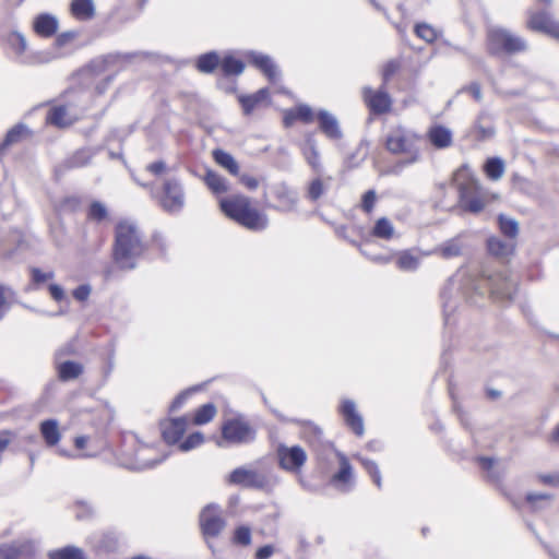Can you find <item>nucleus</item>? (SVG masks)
I'll use <instances>...</instances> for the list:
<instances>
[{
	"mask_svg": "<svg viewBox=\"0 0 559 559\" xmlns=\"http://www.w3.org/2000/svg\"><path fill=\"white\" fill-rule=\"evenodd\" d=\"M477 462L479 463L480 467L489 473L488 477L498 480L499 476L495 474L492 471L495 460L492 457L487 456H479L477 457Z\"/></svg>",
	"mask_w": 559,
	"mask_h": 559,
	"instance_id": "60",
	"label": "nucleus"
},
{
	"mask_svg": "<svg viewBox=\"0 0 559 559\" xmlns=\"http://www.w3.org/2000/svg\"><path fill=\"white\" fill-rule=\"evenodd\" d=\"M414 32L419 38L429 44L433 43L439 36V32L432 25L425 22L417 23Z\"/></svg>",
	"mask_w": 559,
	"mask_h": 559,
	"instance_id": "48",
	"label": "nucleus"
},
{
	"mask_svg": "<svg viewBox=\"0 0 559 559\" xmlns=\"http://www.w3.org/2000/svg\"><path fill=\"white\" fill-rule=\"evenodd\" d=\"M484 169L488 178L498 180L503 175L504 163L499 157H490L486 160Z\"/></svg>",
	"mask_w": 559,
	"mask_h": 559,
	"instance_id": "44",
	"label": "nucleus"
},
{
	"mask_svg": "<svg viewBox=\"0 0 559 559\" xmlns=\"http://www.w3.org/2000/svg\"><path fill=\"white\" fill-rule=\"evenodd\" d=\"M239 181L250 191H254L259 187V180L248 174L239 175Z\"/></svg>",
	"mask_w": 559,
	"mask_h": 559,
	"instance_id": "63",
	"label": "nucleus"
},
{
	"mask_svg": "<svg viewBox=\"0 0 559 559\" xmlns=\"http://www.w3.org/2000/svg\"><path fill=\"white\" fill-rule=\"evenodd\" d=\"M336 455L340 460V469L332 476L331 483L337 488L348 490L352 488L349 484L353 478L352 465L349 464L348 459L343 453L336 452Z\"/></svg>",
	"mask_w": 559,
	"mask_h": 559,
	"instance_id": "20",
	"label": "nucleus"
},
{
	"mask_svg": "<svg viewBox=\"0 0 559 559\" xmlns=\"http://www.w3.org/2000/svg\"><path fill=\"white\" fill-rule=\"evenodd\" d=\"M194 391H195L194 389H189V390H186V391H182L181 393H179L175 397V400L171 402V404L169 406V411L170 412L178 411L186 403V401L190 396V394Z\"/></svg>",
	"mask_w": 559,
	"mask_h": 559,
	"instance_id": "61",
	"label": "nucleus"
},
{
	"mask_svg": "<svg viewBox=\"0 0 559 559\" xmlns=\"http://www.w3.org/2000/svg\"><path fill=\"white\" fill-rule=\"evenodd\" d=\"M396 265L402 271H416L419 266L418 257L412 254L408 250L400 252L396 259Z\"/></svg>",
	"mask_w": 559,
	"mask_h": 559,
	"instance_id": "43",
	"label": "nucleus"
},
{
	"mask_svg": "<svg viewBox=\"0 0 559 559\" xmlns=\"http://www.w3.org/2000/svg\"><path fill=\"white\" fill-rule=\"evenodd\" d=\"M92 293V287L88 284L79 285L72 290V296L78 301H86Z\"/></svg>",
	"mask_w": 559,
	"mask_h": 559,
	"instance_id": "57",
	"label": "nucleus"
},
{
	"mask_svg": "<svg viewBox=\"0 0 559 559\" xmlns=\"http://www.w3.org/2000/svg\"><path fill=\"white\" fill-rule=\"evenodd\" d=\"M221 68L225 75H239L245 70V63L240 59L228 55L221 61Z\"/></svg>",
	"mask_w": 559,
	"mask_h": 559,
	"instance_id": "41",
	"label": "nucleus"
},
{
	"mask_svg": "<svg viewBox=\"0 0 559 559\" xmlns=\"http://www.w3.org/2000/svg\"><path fill=\"white\" fill-rule=\"evenodd\" d=\"M301 425L305 440L316 450L320 448H333L330 442H323V431L319 426L308 420L301 421Z\"/></svg>",
	"mask_w": 559,
	"mask_h": 559,
	"instance_id": "22",
	"label": "nucleus"
},
{
	"mask_svg": "<svg viewBox=\"0 0 559 559\" xmlns=\"http://www.w3.org/2000/svg\"><path fill=\"white\" fill-rule=\"evenodd\" d=\"M67 115V108L64 106H55L47 115V122L56 127H64L67 122L64 117Z\"/></svg>",
	"mask_w": 559,
	"mask_h": 559,
	"instance_id": "50",
	"label": "nucleus"
},
{
	"mask_svg": "<svg viewBox=\"0 0 559 559\" xmlns=\"http://www.w3.org/2000/svg\"><path fill=\"white\" fill-rule=\"evenodd\" d=\"M87 219L102 223L108 217V210L100 201H92L86 211Z\"/></svg>",
	"mask_w": 559,
	"mask_h": 559,
	"instance_id": "42",
	"label": "nucleus"
},
{
	"mask_svg": "<svg viewBox=\"0 0 559 559\" xmlns=\"http://www.w3.org/2000/svg\"><path fill=\"white\" fill-rule=\"evenodd\" d=\"M280 477L272 471L262 472L247 467H237L228 475L227 481L230 485L258 490H272L280 484Z\"/></svg>",
	"mask_w": 559,
	"mask_h": 559,
	"instance_id": "6",
	"label": "nucleus"
},
{
	"mask_svg": "<svg viewBox=\"0 0 559 559\" xmlns=\"http://www.w3.org/2000/svg\"><path fill=\"white\" fill-rule=\"evenodd\" d=\"M294 110H295L297 120H300L305 123H310L313 121V111L310 108V106H308L306 104H301V105L296 106V108Z\"/></svg>",
	"mask_w": 559,
	"mask_h": 559,
	"instance_id": "55",
	"label": "nucleus"
},
{
	"mask_svg": "<svg viewBox=\"0 0 559 559\" xmlns=\"http://www.w3.org/2000/svg\"><path fill=\"white\" fill-rule=\"evenodd\" d=\"M212 156L215 163L226 169L230 175H239V165L230 153L222 148H216L212 152Z\"/></svg>",
	"mask_w": 559,
	"mask_h": 559,
	"instance_id": "30",
	"label": "nucleus"
},
{
	"mask_svg": "<svg viewBox=\"0 0 559 559\" xmlns=\"http://www.w3.org/2000/svg\"><path fill=\"white\" fill-rule=\"evenodd\" d=\"M270 92L266 87L260 88L251 95H240L238 100L245 115H250L262 103L267 102Z\"/></svg>",
	"mask_w": 559,
	"mask_h": 559,
	"instance_id": "25",
	"label": "nucleus"
},
{
	"mask_svg": "<svg viewBox=\"0 0 559 559\" xmlns=\"http://www.w3.org/2000/svg\"><path fill=\"white\" fill-rule=\"evenodd\" d=\"M222 437L217 444L222 448L228 445L248 444L255 440V429L241 417L225 420L221 428Z\"/></svg>",
	"mask_w": 559,
	"mask_h": 559,
	"instance_id": "7",
	"label": "nucleus"
},
{
	"mask_svg": "<svg viewBox=\"0 0 559 559\" xmlns=\"http://www.w3.org/2000/svg\"><path fill=\"white\" fill-rule=\"evenodd\" d=\"M204 182L207 186V188L215 194H221L229 191L228 181L214 170H206L204 176Z\"/></svg>",
	"mask_w": 559,
	"mask_h": 559,
	"instance_id": "32",
	"label": "nucleus"
},
{
	"mask_svg": "<svg viewBox=\"0 0 559 559\" xmlns=\"http://www.w3.org/2000/svg\"><path fill=\"white\" fill-rule=\"evenodd\" d=\"M200 524L205 536L216 537L225 527V521L217 510L212 507H205L200 514Z\"/></svg>",
	"mask_w": 559,
	"mask_h": 559,
	"instance_id": "15",
	"label": "nucleus"
},
{
	"mask_svg": "<svg viewBox=\"0 0 559 559\" xmlns=\"http://www.w3.org/2000/svg\"><path fill=\"white\" fill-rule=\"evenodd\" d=\"M328 187L321 178L312 179L306 190V198L311 202H317L326 191Z\"/></svg>",
	"mask_w": 559,
	"mask_h": 559,
	"instance_id": "46",
	"label": "nucleus"
},
{
	"mask_svg": "<svg viewBox=\"0 0 559 559\" xmlns=\"http://www.w3.org/2000/svg\"><path fill=\"white\" fill-rule=\"evenodd\" d=\"M138 53H129V55H121V53H116V55H108L106 56L104 59L97 61H93L91 63V68L94 69V68H97L99 71L105 68V64L112 61L115 58H120V57H123L126 59H130V58H133L135 57Z\"/></svg>",
	"mask_w": 559,
	"mask_h": 559,
	"instance_id": "58",
	"label": "nucleus"
},
{
	"mask_svg": "<svg viewBox=\"0 0 559 559\" xmlns=\"http://www.w3.org/2000/svg\"><path fill=\"white\" fill-rule=\"evenodd\" d=\"M219 207L228 218L250 230L260 231L269 226L267 215L252 207L247 195L233 194L221 199Z\"/></svg>",
	"mask_w": 559,
	"mask_h": 559,
	"instance_id": "3",
	"label": "nucleus"
},
{
	"mask_svg": "<svg viewBox=\"0 0 559 559\" xmlns=\"http://www.w3.org/2000/svg\"><path fill=\"white\" fill-rule=\"evenodd\" d=\"M145 251L141 231L138 226L129 222H120L115 228V243L112 257L122 270H133L135 260Z\"/></svg>",
	"mask_w": 559,
	"mask_h": 559,
	"instance_id": "2",
	"label": "nucleus"
},
{
	"mask_svg": "<svg viewBox=\"0 0 559 559\" xmlns=\"http://www.w3.org/2000/svg\"><path fill=\"white\" fill-rule=\"evenodd\" d=\"M371 235L376 238L390 240L394 236L393 224L389 218L381 217L374 223Z\"/></svg>",
	"mask_w": 559,
	"mask_h": 559,
	"instance_id": "38",
	"label": "nucleus"
},
{
	"mask_svg": "<svg viewBox=\"0 0 559 559\" xmlns=\"http://www.w3.org/2000/svg\"><path fill=\"white\" fill-rule=\"evenodd\" d=\"M427 138L431 145L438 150L447 148L452 144V131L441 124L430 127Z\"/></svg>",
	"mask_w": 559,
	"mask_h": 559,
	"instance_id": "23",
	"label": "nucleus"
},
{
	"mask_svg": "<svg viewBox=\"0 0 559 559\" xmlns=\"http://www.w3.org/2000/svg\"><path fill=\"white\" fill-rule=\"evenodd\" d=\"M474 129L477 132V139L480 141L492 138L496 131L491 115L487 111H480L475 120Z\"/></svg>",
	"mask_w": 559,
	"mask_h": 559,
	"instance_id": "26",
	"label": "nucleus"
},
{
	"mask_svg": "<svg viewBox=\"0 0 559 559\" xmlns=\"http://www.w3.org/2000/svg\"><path fill=\"white\" fill-rule=\"evenodd\" d=\"M35 551V545L29 539L0 544V559H32Z\"/></svg>",
	"mask_w": 559,
	"mask_h": 559,
	"instance_id": "12",
	"label": "nucleus"
},
{
	"mask_svg": "<svg viewBox=\"0 0 559 559\" xmlns=\"http://www.w3.org/2000/svg\"><path fill=\"white\" fill-rule=\"evenodd\" d=\"M4 43L15 53L20 62L26 63L24 52L27 48V41L23 34L17 31H12L5 36Z\"/></svg>",
	"mask_w": 559,
	"mask_h": 559,
	"instance_id": "28",
	"label": "nucleus"
},
{
	"mask_svg": "<svg viewBox=\"0 0 559 559\" xmlns=\"http://www.w3.org/2000/svg\"><path fill=\"white\" fill-rule=\"evenodd\" d=\"M233 542L237 545L248 546L251 543V530L241 525L235 530Z\"/></svg>",
	"mask_w": 559,
	"mask_h": 559,
	"instance_id": "53",
	"label": "nucleus"
},
{
	"mask_svg": "<svg viewBox=\"0 0 559 559\" xmlns=\"http://www.w3.org/2000/svg\"><path fill=\"white\" fill-rule=\"evenodd\" d=\"M355 459L360 462L365 471L372 478L374 485L380 489L382 487V477L378 464L361 455H355Z\"/></svg>",
	"mask_w": 559,
	"mask_h": 559,
	"instance_id": "40",
	"label": "nucleus"
},
{
	"mask_svg": "<svg viewBox=\"0 0 559 559\" xmlns=\"http://www.w3.org/2000/svg\"><path fill=\"white\" fill-rule=\"evenodd\" d=\"M515 249L514 243L503 241L498 237H490L487 239L488 252L499 259H506L513 254Z\"/></svg>",
	"mask_w": 559,
	"mask_h": 559,
	"instance_id": "27",
	"label": "nucleus"
},
{
	"mask_svg": "<svg viewBox=\"0 0 559 559\" xmlns=\"http://www.w3.org/2000/svg\"><path fill=\"white\" fill-rule=\"evenodd\" d=\"M320 131L331 140H340L343 136L340 123L334 115L325 109L317 112Z\"/></svg>",
	"mask_w": 559,
	"mask_h": 559,
	"instance_id": "18",
	"label": "nucleus"
},
{
	"mask_svg": "<svg viewBox=\"0 0 559 559\" xmlns=\"http://www.w3.org/2000/svg\"><path fill=\"white\" fill-rule=\"evenodd\" d=\"M376 199H377V194H376L374 190L366 191L362 195L361 209L366 213H370L374 206Z\"/></svg>",
	"mask_w": 559,
	"mask_h": 559,
	"instance_id": "59",
	"label": "nucleus"
},
{
	"mask_svg": "<svg viewBox=\"0 0 559 559\" xmlns=\"http://www.w3.org/2000/svg\"><path fill=\"white\" fill-rule=\"evenodd\" d=\"M92 156L93 154L87 148L78 150L74 154H72L56 167V176L60 177L70 169L81 168L87 165L91 162Z\"/></svg>",
	"mask_w": 559,
	"mask_h": 559,
	"instance_id": "19",
	"label": "nucleus"
},
{
	"mask_svg": "<svg viewBox=\"0 0 559 559\" xmlns=\"http://www.w3.org/2000/svg\"><path fill=\"white\" fill-rule=\"evenodd\" d=\"M70 10L72 15L81 21H88L95 15V5L93 0H72Z\"/></svg>",
	"mask_w": 559,
	"mask_h": 559,
	"instance_id": "29",
	"label": "nucleus"
},
{
	"mask_svg": "<svg viewBox=\"0 0 559 559\" xmlns=\"http://www.w3.org/2000/svg\"><path fill=\"white\" fill-rule=\"evenodd\" d=\"M275 457L281 469L299 476L307 462L308 455L300 445H286L280 443L275 450Z\"/></svg>",
	"mask_w": 559,
	"mask_h": 559,
	"instance_id": "8",
	"label": "nucleus"
},
{
	"mask_svg": "<svg viewBox=\"0 0 559 559\" xmlns=\"http://www.w3.org/2000/svg\"><path fill=\"white\" fill-rule=\"evenodd\" d=\"M455 282L460 284L462 296L472 305L481 306L489 297L497 304H510L518 293V278L508 272L491 273L483 266L459 271L454 277H450L441 290L445 322H449L450 292Z\"/></svg>",
	"mask_w": 559,
	"mask_h": 559,
	"instance_id": "1",
	"label": "nucleus"
},
{
	"mask_svg": "<svg viewBox=\"0 0 559 559\" xmlns=\"http://www.w3.org/2000/svg\"><path fill=\"white\" fill-rule=\"evenodd\" d=\"M204 441V437L201 432L197 431L189 435L186 439L179 442L178 448L182 452H188L192 449L198 448Z\"/></svg>",
	"mask_w": 559,
	"mask_h": 559,
	"instance_id": "51",
	"label": "nucleus"
},
{
	"mask_svg": "<svg viewBox=\"0 0 559 559\" xmlns=\"http://www.w3.org/2000/svg\"><path fill=\"white\" fill-rule=\"evenodd\" d=\"M188 427L186 417L165 419L160 421V430L167 444H176L180 441Z\"/></svg>",
	"mask_w": 559,
	"mask_h": 559,
	"instance_id": "16",
	"label": "nucleus"
},
{
	"mask_svg": "<svg viewBox=\"0 0 559 559\" xmlns=\"http://www.w3.org/2000/svg\"><path fill=\"white\" fill-rule=\"evenodd\" d=\"M216 414V407L212 403L200 406L194 414L193 423L195 425H204L213 419Z\"/></svg>",
	"mask_w": 559,
	"mask_h": 559,
	"instance_id": "47",
	"label": "nucleus"
},
{
	"mask_svg": "<svg viewBox=\"0 0 559 559\" xmlns=\"http://www.w3.org/2000/svg\"><path fill=\"white\" fill-rule=\"evenodd\" d=\"M58 20L49 13L38 14L33 22L34 32L40 37H51L58 31Z\"/></svg>",
	"mask_w": 559,
	"mask_h": 559,
	"instance_id": "21",
	"label": "nucleus"
},
{
	"mask_svg": "<svg viewBox=\"0 0 559 559\" xmlns=\"http://www.w3.org/2000/svg\"><path fill=\"white\" fill-rule=\"evenodd\" d=\"M144 452H145V450H140L136 453L138 461L130 468L135 469V471H144V469L153 468L166 460V455L146 460Z\"/></svg>",
	"mask_w": 559,
	"mask_h": 559,
	"instance_id": "49",
	"label": "nucleus"
},
{
	"mask_svg": "<svg viewBox=\"0 0 559 559\" xmlns=\"http://www.w3.org/2000/svg\"><path fill=\"white\" fill-rule=\"evenodd\" d=\"M271 193L277 201L276 204L267 202V193H263L264 206L282 213L294 212L297 209L299 195L298 192L285 181L276 182L271 187Z\"/></svg>",
	"mask_w": 559,
	"mask_h": 559,
	"instance_id": "9",
	"label": "nucleus"
},
{
	"mask_svg": "<svg viewBox=\"0 0 559 559\" xmlns=\"http://www.w3.org/2000/svg\"><path fill=\"white\" fill-rule=\"evenodd\" d=\"M478 183L475 180L459 185V197L462 207L477 214L484 210L485 203L478 195Z\"/></svg>",
	"mask_w": 559,
	"mask_h": 559,
	"instance_id": "11",
	"label": "nucleus"
},
{
	"mask_svg": "<svg viewBox=\"0 0 559 559\" xmlns=\"http://www.w3.org/2000/svg\"><path fill=\"white\" fill-rule=\"evenodd\" d=\"M31 277L32 283L38 287L45 282L52 280L55 277V273L52 271L43 272L39 267H31Z\"/></svg>",
	"mask_w": 559,
	"mask_h": 559,
	"instance_id": "54",
	"label": "nucleus"
},
{
	"mask_svg": "<svg viewBox=\"0 0 559 559\" xmlns=\"http://www.w3.org/2000/svg\"><path fill=\"white\" fill-rule=\"evenodd\" d=\"M83 371V366L80 362L67 360L58 366L59 378L62 381L76 379Z\"/></svg>",
	"mask_w": 559,
	"mask_h": 559,
	"instance_id": "36",
	"label": "nucleus"
},
{
	"mask_svg": "<svg viewBox=\"0 0 559 559\" xmlns=\"http://www.w3.org/2000/svg\"><path fill=\"white\" fill-rule=\"evenodd\" d=\"M304 155H305L307 163L311 166V168L314 171L320 173L322 165L320 162V154L317 148L316 141L313 139H311V138L307 139Z\"/></svg>",
	"mask_w": 559,
	"mask_h": 559,
	"instance_id": "37",
	"label": "nucleus"
},
{
	"mask_svg": "<svg viewBox=\"0 0 559 559\" xmlns=\"http://www.w3.org/2000/svg\"><path fill=\"white\" fill-rule=\"evenodd\" d=\"M50 559H85L84 551L75 546H66L49 552Z\"/></svg>",
	"mask_w": 559,
	"mask_h": 559,
	"instance_id": "39",
	"label": "nucleus"
},
{
	"mask_svg": "<svg viewBox=\"0 0 559 559\" xmlns=\"http://www.w3.org/2000/svg\"><path fill=\"white\" fill-rule=\"evenodd\" d=\"M32 135L33 131L25 123H16L7 132L2 143L0 144V152H3L14 144L21 143Z\"/></svg>",
	"mask_w": 559,
	"mask_h": 559,
	"instance_id": "24",
	"label": "nucleus"
},
{
	"mask_svg": "<svg viewBox=\"0 0 559 559\" xmlns=\"http://www.w3.org/2000/svg\"><path fill=\"white\" fill-rule=\"evenodd\" d=\"M364 100L369 109L377 115H382L391 109L392 100L389 93L385 91V86L382 85L378 91H373L371 87H364L362 90Z\"/></svg>",
	"mask_w": 559,
	"mask_h": 559,
	"instance_id": "13",
	"label": "nucleus"
},
{
	"mask_svg": "<svg viewBox=\"0 0 559 559\" xmlns=\"http://www.w3.org/2000/svg\"><path fill=\"white\" fill-rule=\"evenodd\" d=\"M14 295L11 287L0 284V321L9 310V298Z\"/></svg>",
	"mask_w": 559,
	"mask_h": 559,
	"instance_id": "52",
	"label": "nucleus"
},
{
	"mask_svg": "<svg viewBox=\"0 0 559 559\" xmlns=\"http://www.w3.org/2000/svg\"><path fill=\"white\" fill-rule=\"evenodd\" d=\"M40 433L48 447L56 445L61 437L58 421L56 419H46L41 421Z\"/></svg>",
	"mask_w": 559,
	"mask_h": 559,
	"instance_id": "31",
	"label": "nucleus"
},
{
	"mask_svg": "<svg viewBox=\"0 0 559 559\" xmlns=\"http://www.w3.org/2000/svg\"><path fill=\"white\" fill-rule=\"evenodd\" d=\"M486 47L490 56L515 55L527 49L524 38L503 27H491L487 31Z\"/></svg>",
	"mask_w": 559,
	"mask_h": 559,
	"instance_id": "5",
	"label": "nucleus"
},
{
	"mask_svg": "<svg viewBox=\"0 0 559 559\" xmlns=\"http://www.w3.org/2000/svg\"><path fill=\"white\" fill-rule=\"evenodd\" d=\"M423 142V136L414 130L397 126L388 132L384 146L393 155H404L405 158L396 167H405L420 160Z\"/></svg>",
	"mask_w": 559,
	"mask_h": 559,
	"instance_id": "4",
	"label": "nucleus"
},
{
	"mask_svg": "<svg viewBox=\"0 0 559 559\" xmlns=\"http://www.w3.org/2000/svg\"><path fill=\"white\" fill-rule=\"evenodd\" d=\"M463 243L460 237L451 238L442 242L438 248L437 252L443 259H451L462 254Z\"/></svg>",
	"mask_w": 559,
	"mask_h": 559,
	"instance_id": "33",
	"label": "nucleus"
},
{
	"mask_svg": "<svg viewBox=\"0 0 559 559\" xmlns=\"http://www.w3.org/2000/svg\"><path fill=\"white\" fill-rule=\"evenodd\" d=\"M246 58L249 63L260 70L270 82L275 83L280 79L281 73L277 66L269 55L251 50L246 53Z\"/></svg>",
	"mask_w": 559,
	"mask_h": 559,
	"instance_id": "14",
	"label": "nucleus"
},
{
	"mask_svg": "<svg viewBox=\"0 0 559 559\" xmlns=\"http://www.w3.org/2000/svg\"><path fill=\"white\" fill-rule=\"evenodd\" d=\"M552 21L554 19L549 13L539 11L531 14L527 24L533 31L546 33Z\"/></svg>",
	"mask_w": 559,
	"mask_h": 559,
	"instance_id": "34",
	"label": "nucleus"
},
{
	"mask_svg": "<svg viewBox=\"0 0 559 559\" xmlns=\"http://www.w3.org/2000/svg\"><path fill=\"white\" fill-rule=\"evenodd\" d=\"M500 231L508 238H515L519 234V224L514 218H510L503 214L498 216Z\"/></svg>",
	"mask_w": 559,
	"mask_h": 559,
	"instance_id": "45",
	"label": "nucleus"
},
{
	"mask_svg": "<svg viewBox=\"0 0 559 559\" xmlns=\"http://www.w3.org/2000/svg\"><path fill=\"white\" fill-rule=\"evenodd\" d=\"M219 64V56L216 51H209L199 56L197 69L202 73H212Z\"/></svg>",
	"mask_w": 559,
	"mask_h": 559,
	"instance_id": "35",
	"label": "nucleus"
},
{
	"mask_svg": "<svg viewBox=\"0 0 559 559\" xmlns=\"http://www.w3.org/2000/svg\"><path fill=\"white\" fill-rule=\"evenodd\" d=\"M76 506H78L76 518L79 520H85L93 515L94 509H93L92 504H90L87 502H83V501H78Z\"/></svg>",
	"mask_w": 559,
	"mask_h": 559,
	"instance_id": "62",
	"label": "nucleus"
},
{
	"mask_svg": "<svg viewBox=\"0 0 559 559\" xmlns=\"http://www.w3.org/2000/svg\"><path fill=\"white\" fill-rule=\"evenodd\" d=\"M48 290H49V294H50L51 298L55 301L60 302V301L66 299L64 290H63V288L60 285H58V284H50L48 286Z\"/></svg>",
	"mask_w": 559,
	"mask_h": 559,
	"instance_id": "64",
	"label": "nucleus"
},
{
	"mask_svg": "<svg viewBox=\"0 0 559 559\" xmlns=\"http://www.w3.org/2000/svg\"><path fill=\"white\" fill-rule=\"evenodd\" d=\"M340 412L344 418L347 427H349L355 435L361 437L365 432L364 420L356 409V404L352 400H344L342 402Z\"/></svg>",
	"mask_w": 559,
	"mask_h": 559,
	"instance_id": "17",
	"label": "nucleus"
},
{
	"mask_svg": "<svg viewBox=\"0 0 559 559\" xmlns=\"http://www.w3.org/2000/svg\"><path fill=\"white\" fill-rule=\"evenodd\" d=\"M400 68V63L395 60H390L389 62H386L384 66H383V69H382V80H383V84L385 86V84L391 80V78L397 72Z\"/></svg>",
	"mask_w": 559,
	"mask_h": 559,
	"instance_id": "56",
	"label": "nucleus"
},
{
	"mask_svg": "<svg viewBox=\"0 0 559 559\" xmlns=\"http://www.w3.org/2000/svg\"><path fill=\"white\" fill-rule=\"evenodd\" d=\"M159 204L168 213H178L183 209L185 192L179 180L175 178L165 180Z\"/></svg>",
	"mask_w": 559,
	"mask_h": 559,
	"instance_id": "10",
	"label": "nucleus"
}]
</instances>
